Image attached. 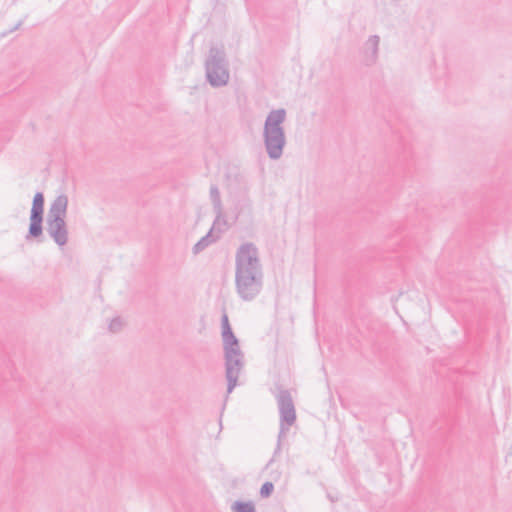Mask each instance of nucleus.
Returning a JSON list of instances; mask_svg holds the SVG:
<instances>
[{"instance_id":"1","label":"nucleus","mask_w":512,"mask_h":512,"mask_svg":"<svg viewBox=\"0 0 512 512\" xmlns=\"http://www.w3.org/2000/svg\"><path fill=\"white\" fill-rule=\"evenodd\" d=\"M259 250L252 242L242 243L235 253V289L243 301L254 300L263 288Z\"/></svg>"},{"instance_id":"2","label":"nucleus","mask_w":512,"mask_h":512,"mask_svg":"<svg viewBox=\"0 0 512 512\" xmlns=\"http://www.w3.org/2000/svg\"><path fill=\"white\" fill-rule=\"evenodd\" d=\"M286 120L284 108L271 110L264 122L263 140L268 157L278 160L283 155L286 136L283 123Z\"/></svg>"},{"instance_id":"3","label":"nucleus","mask_w":512,"mask_h":512,"mask_svg":"<svg viewBox=\"0 0 512 512\" xmlns=\"http://www.w3.org/2000/svg\"><path fill=\"white\" fill-rule=\"evenodd\" d=\"M67 206V196L59 195L52 202L46 219L47 233L59 247L65 246L68 242V229L65 221Z\"/></svg>"},{"instance_id":"4","label":"nucleus","mask_w":512,"mask_h":512,"mask_svg":"<svg viewBox=\"0 0 512 512\" xmlns=\"http://www.w3.org/2000/svg\"><path fill=\"white\" fill-rule=\"evenodd\" d=\"M229 64L224 47L212 46L205 60L207 82L215 88L227 85L229 81Z\"/></svg>"},{"instance_id":"5","label":"nucleus","mask_w":512,"mask_h":512,"mask_svg":"<svg viewBox=\"0 0 512 512\" xmlns=\"http://www.w3.org/2000/svg\"><path fill=\"white\" fill-rule=\"evenodd\" d=\"M225 360V376L227 379V394L236 387L241 370L244 367V354L240 345L223 347Z\"/></svg>"},{"instance_id":"6","label":"nucleus","mask_w":512,"mask_h":512,"mask_svg":"<svg viewBox=\"0 0 512 512\" xmlns=\"http://www.w3.org/2000/svg\"><path fill=\"white\" fill-rule=\"evenodd\" d=\"M280 422L286 423L287 426H291L296 421V410L291 393L287 389H279L276 396Z\"/></svg>"},{"instance_id":"7","label":"nucleus","mask_w":512,"mask_h":512,"mask_svg":"<svg viewBox=\"0 0 512 512\" xmlns=\"http://www.w3.org/2000/svg\"><path fill=\"white\" fill-rule=\"evenodd\" d=\"M380 37L378 35L370 36L364 44V53L368 64H374L378 58Z\"/></svg>"},{"instance_id":"8","label":"nucleus","mask_w":512,"mask_h":512,"mask_svg":"<svg viewBox=\"0 0 512 512\" xmlns=\"http://www.w3.org/2000/svg\"><path fill=\"white\" fill-rule=\"evenodd\" d=\"M215 212V219L213 221L212 227L210 230L214 231L215 234L218 235L219 238H221V235L228 230L229 225L226 220V217L224 215L223 209L222 210H216Z\"/></svg>"},{"instance_id":"9","label":"nucleus","mask_w":512,"mask_h":512,"mask_svg":"<svg viewBox=\"0 0 512 512\" xmlns=\"http://www.w3.org/2000/svg\"><path fill=\"white\" fill-rule=\"evenodd\" d=\"M220 238L217 234L214 233V231L209 230L208 233L203 236L194 246H193V253L199 254L204 249H206L208 246H210L213 243H216Z\"/></svg>"},{"instance_id":"10","label":"nucleus","mask_w":512,"mask_h":512,"mask_svg":"<svg viewBox=\"0 0 512 512\" xmlns=\"http://www.w3.org/2000/svg\"><path fill=\"white\" fill-rule=\"evenodd\" d=\"M221 328H222L223 347L237 346V344H239V340L233 333L230 323L222 324Z\"/></svg>"},{"instance_id":"11","label":"nucleus","mask_w":512,"mask_h":512,"mask_svg":"<svg viewBox=\"0 0 512 512\" xmlns=\"http://www.w3.org/2000/svg\"><path fill=\"white\" fill-rule=\"evenodd\" d=\"M209 195L213 205V210H222L223 205L221 201L220 191L216 185H211Z\"/></svg>"},{"instance_id":"12","label":"nucleus","mask_w":512,"mask_h":512,"mask_svg":"<svg viewBox=\"0 0 512 512\" xmlns=\"http://www.w3.org/2000/svg\"><path fill=\"white\" fill-rule=\"evenodd\" d=\"M233 512H256L252 502L235 501L231 507Z\"/></svg>"},{"instance_id":"13","label":"nucleus","mask_w":512,"mask_h":512,"mask_svg":"<svg viewBox=\"0 0 512 512\" xmlns=\"http://www.w3.org/2000/svg\"><path fill=\"white\" fill-rule=\"evenodd\" d=\"M44 195L41 192L34 194V215L43 216Z\"/></svg>"},{"instance_id":"14","label":"nucleus","mask_w":512,"mask_h":512,"mask_svg":"<svg viewBox=\"0 0 512 512\" xmlns=\"http://www.w3.org/2000/svg\"><path fill=\"white\" fill-rule=\"evenodd\" d=\"M43 216L34 215V239L40 237L43 232Z\"/></svg>"},{"instance_id":"15","label":"nucleus","mask_w":512,"mask_h":512,"mask_svg":"<svg viewBox=\"0 0 512 512\" xmlns=\"http://www.w3.org/2000/svg\"><path fill=\"white\" fill-rule=\"evenodd\" d=\"M274 491V485L270 481H266L260 488V496L262 498H268Z\"/></svg>"},{"instance_id":"16","label":"nucleus","mask_w":512,"mask_h":512,"mask_svg":"<svg viewBox=\"0 0 512 512\" xmlns=\"http://www.w3.org/2000/svg\"><path fill=\"white\" fill-rule=\"evenodd\" d=\"M123 323L120 317L111 320L109 330L113 333L119 332L122 329Z\"/></svg>"},{"instance_id":"17","label":"nucleus","mask_w":512,"mask_h":512,"mask_svg":"<svg viewBox=\"0 0 512 512\" xmlns=\"http://www.w3.org/2000/svg\"><path fill=\"white\" fill-rule=\"evenodd\" d=\"M284 424L285 423L280 422V431H279V434H278V443H277V447L275 449L274 455H276L277 453L280 452V450H281V439L284 436L285 432L288 430V427H285Z\"/></svg>"},{"instance_id":"18","label":"nucleus","mask_w":512,"mask_h":512,"mask_svg":"<svg viewBox=\"0 0 512 512\" xmlns=\"http://www.w3.org/2000/svg\"><path fill=\"white\" fill-rule=\"evenodd\" d=\"M30 223H29V228H28V234H27V239H29L30 237H32V230H33V227H32V209L30 210Z\"/></svg>"},{"instance_id":"19","label":"nucleus","mask_w":512,"mask_h":512,"mask_svg":"<svg viewBox=\"0 0 512 512\" xmlns=\"http://www.w3.org/2000/svg\"><path fill=\"white\" fill-rule=\"evenodd\" d=\"M229 323V319L226 313H224L221 317V325Z\"/></svg>"},{"instance_id":"20","label":"nucleus","mask_w":512,"mask_h":512,"mask_svg":"<svg viewBox=\"0 0 512 512\" xmlns=\"http://www.w3.org/2000/svg\"><path fill=\"white\" fill-rule=\"evenodd\" d=\"M273 461H274V459H273V458H272V459H270V461L268 462V464H267V466H266V467L268 468V467L273 463Z\"/></svg>"}]
</instances>
